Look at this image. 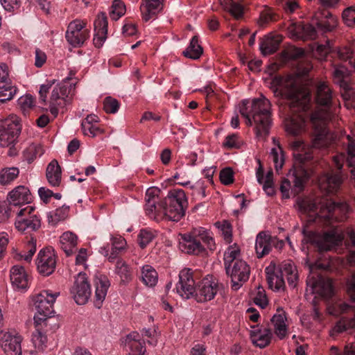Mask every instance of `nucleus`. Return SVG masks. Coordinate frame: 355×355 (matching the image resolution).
<instances>
[{"label": "nucleus", "instance_id": "a211bd4d", "mask_svg": "<svg viewBox=\"0 0 355 355\" xmlns=\"http://www.w3.org/2000/svg\"><path fill=\"white\" fill-rule=\"evenodd\" d=\"M75 302L80 305L87 302L91 295V288L85 273L80 272L71 291Z\"/></svg>", "mask_w": 355, "mask_h": 355}, {"label": "nucleus", "instance_id": "13d9d810", "mask_svg": "<svg viewBox=\"0 0 355 355\" xmlns=\"http://www.w3.org/2000/svg\"><path fill=\"white\" fill-rule=\"evenodd\" d=\"M343 19L347 26H355V4L343 10Z\"/></svg>", "mask_w": 355, "mask_h": 355}, {"label": "nucleus", "instance_id": "6ab92c4d", "mask_svg": "<svg viewBox=\"0 0 355 355\" xmlns=\"http://www.w3.org/2000/svg\"><path fill=\"white\" fill-rule=\"evenodd\" d=\"M69 89L64 84L57 85L52 90L49 99V111L55 118L59 110L64 107Z\"/></svg>", "mask_w": 355, "mask_h": 355}, {"label": "nucleus", "instance_id": "5701e85b", "mask_svg": "<svg viewBox=\"0 0 355 355\" xmlns=\"http://www.w3.org/2000/svg\"><path fill=\"white\" fill-rule=\"evenodd\" d=\"M94 26L95 33L93 42L96 47L100 48L105 42L107 34V18L105 12H101L97 15Z\"/></svg>", "mask_w": 355, "mask_h": 355}, {"label": "nucleus", "instance_id": "774afa93", "mask_svg": "<svg viewBox=\"0 0 355 355\" xmlns=\"http://www.w3.org/2000/svg\"><path fill=\"white\" fill-rule=\"evenodd\" d=\"M303 31L305 35L311 40H315L318 37V33L320 32L316 26L313 24H306L303 26Z\"/></svg>", "mask_w": 355, "mask_h": 355}, {"label": "nucleus", "instance_id": "b1692460", "mask_svg": "<svg viewBox=\"0 0 355 355\" xmlns=\"http://www.w3.org/2000/svg\"><path fill=\"white\" fill-rule=\"evenodd\" d=\"M94 285L96 288L94 305L96 308L100 309L107 295L110 282L106 275L98 274L95 276Z\"/></svg>", "mask_w": 355, "mask_h": 355}, {"label": "nucleus", "instance_id": "f03ea898", "mask_svg": "<svg viewBox=\"0 0 355 355\" xmlns=\"http://www.w3.org/2000/svg\"><path fill=\"white\" fill-rule=\"evenodd\" d=\"M315 101L321 107L311 114V121L313 125L312 147L327 148L334 141V135L327 127V121L331 118L332 91L325 82H319L316 85Z\"/></svg>", "mask_w": 355, "mask_h": 355}, {"label": "nucleus", "instance_id": "cd10ccee", "mask_svg": "<svg viewBox=\"0 0 355 355\" xmlns=\"http://www.w3.org/2000/svg\"><path fill=\"white\" fill-rule=\"evenodd\" d=\"M344 180L343 171H331L324 175V181L321 187L329 193H336L340 188Z\"/></svg>", "mask_w": 355, "mask_h": 355}, {"label": "nucleus", "instance_id": "3c124183", "mask_svg": "<svg viewBox=\"0 0 355 355\" xmlns=\"http://www.w3.org/2000/svg\"><path fill=\"white\" fill-rule=\"evenodd\" d=\"M270 155L272 157L275 169L278 172L282 169L284 163V152L281 146L278 145L277 148H272Z\"/></svg>", "mask_w": 355, "mask_h": 355}, {"label": "nucleus", "instance_id": "09e8293b", "mask_svg": "<svg viewBox=\"0 0 355 355\" xmlns=\"http://www.w3.org/2000/svg\"><path fill=\"white\" fill-rule=\"evenodd\" d=\"M125 12V6L121 0H114L111 6L110 16L112 20L116 21Z\"/></svg>", "mask_w": 355, "mask_h": 355}, {"label": "nucleus", "instance_id": "7ed1b4c3", "mask_svg": "<svg viewBox=\"0 0 355 355\" xmlns=\"http://www.w3.org/2000/svg\"><path fill=\"white\" fill-rule=\"evenodd\" d=\"M240 113L246 119V124L255 125L256 133L259 137L268 135L272 125L271 103L263 94L254 98L250 107L243 102Z\"/></svg>", "mask_w": 355, "mask_h": 355}, {"label": "nucleus", "instance_id": "c756f323", "mask_svg": "<svg viewBox=\"0 0 355 355\" xmlns=\"http://www.w3.org/2000/svg\"><path fill=\"white\" fill-rule=\"evenodd\" d=\"M282 41V37L279 35L269 33L261 39L259 43V49L263 55H268L275 53Z\"/></svg>", "mask_w": 355, "mask_h": 355}, {"label": "nucleus", "instance_id": "052dcab7", "mask_svg": "<svg viewBox=\"0 0 355 355\" xmlns=\"http://www.w3.org/2000/svg\"><path fill=\"white\" fill-rule=\"evenodd\" d=\"M220 180L224 185L232 184L234 182L233 170L230 167L221 170L220 172Z\"/></svg>", "mask_w": 355, "mask_h": 355}, {"label": "nucleus", "instance_id": "393cba45", "mask_svg": "<svg viewBox=\"0 0 355 355\" xmlns=\"http://www.w3.org/2000/svg\"><path fill=\"white\" fill-rule=\"evenodd\" d=\"M276 242V237L271 236L266 232H259L255 241V251L258 258H262L270 253L272 246Z\"/></svg>", "mask_w": 355, "mask_h": 355}, {"label": "nucleus", "instance_id": "4be33fe9", "mask_svg": "<svg viewBox=\"0 0 355 355\" xmlns=\"http://www.w3.org/2000/svg\"><path fill=\"white\" fill-rule=\"evenodd\" d=\"M32 198L29 189L23 185L15 187L7 195V201L10 206L21 207L29 204Z\"/></svg>", "mask_w": 355, "mask_h": 355}, {"label": "nucleus", "instance_id": "6e6d98bb", "mask_svg": "<svg viewBox=\"0 0 355 355\" xmlns=\"http://www.w3.org/2000/svg\"><path fill=\"white\" fill-rule=\"evenodd\" d=\"M153 239V233L146 229L141 230L137 237L138 243L141 248H146Z\"/></svg>", "mask_w": 355, "mask_h": 355}, {"label": "nucleus", "instance_id": "20e7f679", "mask_svg": "<svg viewBox=\"0 0 355 355\" xmlns=\"http://www.w3.org/2000/svg\"><path fill=\"white\" fill-rule=\"evenodd\" d=\"M271 89L275 96L286 101L292 112L305 111L308 108L310 96L299 89L293 78L275 77L271 83Z\"/></svg>", "mask_w": 355, "mask_h": 355}, {"label": "nucleus", "instance_id": "e2e57ef3", "mask_svg": "<svg viewBox=\"0 0 355 355\" xmlns=\"http://www.w3.org/2000/svg\"><path fill=\"white\" fill-rule=\"evenodd\" d=\"M11 208L6 201L0 202V223H5L10 217Z\"/></svg>", "mask_w": 355, "mask_h": 355}, {"label": "nucleus", "instance_id": "f3484780", "mask_svg": "<svg viewBox=\"0 0 355 355\" xmlns=\"http://www.w3.org/2000/svg\"><path fill=\"white\" fill-rule=\"evenodd\" d=\"M219 284L212 277L205 278L196 286L195 299L198 302H205L214 298L219 291Z\"/></svg>", "mask_w": 355, "mask_h": 355}, {"label": "nucleus", "instance_id": "72a5a7b5", "mask_svg": "<svg viewBox=\"0 0 355 355\" xmlns=\"http://www.w3.org/2000/svg\"><path fill=\"white\" fill-rule=\"evenodd\" d=\"M286 320L285 312L282 309H278L277 313L271 319V322L274 325L275 334L281 340L284 339L287 335Z\"/></svg>", "mask_w": 355, "mask_h": 355}, {"label": "nucleus", "instance_id": "2eb2a0df", "mask_svg": "<svg viewBox=\"0 0 355 355\" xmlns=\"http://www.w3.org/2000/svg\"><path fill=\"white\" fill-rule=\"evenodd\" d=\"M196 286L191 270L189 268L182 270L179 274V281L175 286L177 293L182 299L188 300L195 296Z\"/></svg>", "mask_w": 355, "mask_h": 355}, {"label": "nucleus", "instance_id": "0e129e2a", "mask_svg": "<svg viewBox=\"0 0 355 355\" xmlns=\"http://www.w3.org/2000/svg\"><path fill=\"white\" fill-rule=\"evenodd\" d=\"M54 83L55 80H48L45 84H43L40 86L39 91V98L45 104H46L47 94Z\"/></svg>", "mask_w": 355, "mask_h": 355}, {"label": "nucleus", "instance_id": "338daca9", "mask_svg": "<svg viewBox=\"0 0 355 355\" xmlns=\"http://www.w3.org/2000/svg\"><path fill=\"white\" fill-rule=\"evenodd\" d=\"M3 8L8 12H14L20 7L19 0H0Z\"/></svg>", "mask_w": 355, "mask_h": 355}, {"label": "nucleus", "instance_id": "a18cd8bd", "mask_svg": "<svg viewBox=\"0 0 355 355\" xmlns=\"http://www.w3.org/2000/svg\"><path fill=\"white\" fill-rule=\"evenodd\" d=\"M36 252V239L31 237L26 244L23 252L17 254L18 259H24L27 262L31 261L33 256Z\"/></svg>", "mask_w": 355, "mask_h": 355}, {"label": "nucleus", "instance_id": "0eeeda50", "mask_svg": "<svg viewBox=\"0 0 355 355\" xmlns=\"http://www.w3.org/2000/svg\"><path fill=\"white\" fill-rule=\"evenodd\" d=\"M60 293L44 290L34 297V305L37 313L34 316L36 327L41 325L54 313L53 304Z\"/></svg>", "mask_w": 355, "mask_h": 355}, {"label": "nucleus", "instance_id": "9d476101", "mask_svg": "<svg viewBox=\"0 0 355 355\" xmlns=\"http://www.w3.org/2000/svg\"><path fill=\"white\" fill-rule=\"evenodd\" d=\"M90 37V28L85 20L76 19L68 24L65 37L73 47L83 46Z\"/></svg>", "mask_w": 355, "mask_h": 355}, {"label": "nucleus", "instance_id": "680f3d73", "mask_svg": "<svg viewBox=\"0 0 355 355\" xmlns=\"http://www.w3.org/2000/svg\"><path fill=\"white\" fill-rule=\"evenodd\" d=\"M17 89L16 87H10L0 89V103H5L10 101L17 94Z\"/></svg>", "mask_w": 355, "mask_h": 355}, {"label": "nucleus", "instance_id": "4d7b16f0", "mask_svg": "<svg viewBox=\"0 0 355 355\" xmlns=\"http://www.w3.org/2000/svg\"><path fill=\"white\" fill-rule=\"evenodd\" d=\"M243 144L242 140L237 134L229 135L225 137L223 146L226 148H239Z\"/></svg>", "mask_w": 355, "mask_h": 355}, {"label": "nucleus", "instance_id": "bf43d9fd", "mask_svg": "<svg viewBox=\"0 0 355 355\" xmlns=\"http://www.w3.org/2000/svg\"><path fill=\"white\" fill-rule=\"evenodd\" d=\"M81 125L83 134L85 135L94 137L101 132V130L97 125V123L90 124L87 122H82Z\"/></svg>", "mask_w": 355, "mask_h": 355}, {"label": "nucleus", "instance_id": "6e6552de", "mask_svg": "<svg viewBox=\"0 0 355 355\" xmlns=\"http://www.w3.org/2000/svg\"><path fill=\"white\" fill-rule=\"evenodd\" d=\"M279 273L268 277V283L271 288H274L275 291L284 289L285 286L284 277L286 278L290 286L295 287L298 276L296 267L291 261L282 262Z\"/></svg>", "mask_w": 355, "mask_h": 355}, {"label": "nucleus", "instance_id": "ddd939ff", "mask_svg": "<svg viewBox=\"0 0 355 355\" xmlns=\"http://www.w3.org/2000/svg\"><path fill=\"white\" fill-rule=\"evenodd\" d=\"M295 156L299 162L300 166H295L292 176L293 178V186L299 192L302 190L304 182L309 177V174L306 168L307 167L306 163L313 159V155L309 151L297 153Z\"/></svg>", "mask_w": 355, "mask_h": 355}, {"label": "nucleus", "instance_id": "58836bf2", "mask_svg": "<svg viewBox=\"0 0 355 355\" xmlns=\"http://www.w3.org/2000/svg\"><path fill=\"white\" fill-rule=\"evenodd\" d=\"M115 273L120 278V284L127 285L132 279V271L130 266L123 259H117L115 264Z\"/></svg>", "mask_w": 355, "mask_h": 355}, {"label": "nucleus", "instance_id": "c03bdc74", "mask_svg": "<svg viewBox=\"0 0 355 355\" xmlns=\"http://www.w3.org/2000/svg\"><path fill=\"white\" fill-rule=\"evenodd\" d=\"M69 207L62 206L56 209L54 211L48 213V222L52 225H55L58 223L63 220L68 215Z\"/></svg>", "mask_w": 355, "mask_h": 355}, {"label": "nucleus", "instance_id": "8fccbe9b", "mask_svg": "<svg viewBox=\"0 0 355 355\" xmlns=\"http://www.w3.org/2000/svg\"><path fill=\"white\" fill-rule=\"evenodd\" d=\"M215 225L221 232V234L225 242L227 243H231L232 241V227L230 223L227 220H223L222 222L216 223Z\"/></svg>", "mask_w": 355, "mask_h": 355}, {"label": "nucleus", "instance_id": "f8f14e48", "mask_svg": "<svg viewBox=\"0 0 355 355\" xmlns=\"http://www.w3.org/2000/svg\"><path fill=\"white\" fill-rule=\"evenodd\" d=\"M353 309L354 311V317L352 318H342L335 327V330L338 333H342L349 329L355 328V306H351L341 300H338L330 303L327 306L328 313L330 315L338 316L342 313H346Z\"/></svg>", "mask_w": 355, "mask_h": 355}, {"label": "nucleus", "instance_id": "2f4dec72", "mask_svg": "<svg viewBox=\"0 0 355 355\" xmlns=\"http://www.w3.org/2000/svg\"><path fill=\"white\" fill-rule=\"evenodd\" d=\"M10 281L14 287L17 289H26L28 286V277L24 267L14 266L10 269Z\"/></svg>", "mask_w": 355, "mask_h": 355}, {"label": "nucleus", "instance_id": "603ef678", "mask_svg": "<svg viewBox=\"0 0 355 355\" xmlns=\"http://www.w3.org/2000/svg\"><path fill=\"white\" fill-rule=\"evenodd\" d=\"M285 127L287 132L293 135H297L301 132L303 128V122L291 118L286 121Z\"/></svg>", "mask_w": 355, "mask_h": 355}, {"label": "nucleus", "instance_id": "49530a36", "mask_svg": "<svg viewBox=\"0 0 355 355\" xmlns=\"http://www.w3.org/2000/svg\"><path fill=\"white\" fill-rule=\"evenodd\" d=\"M44 153V149L40 144H32L24 152V156L29 162H32L37 157Z\"/></svg>", "mask_w": 355, "mask_h": 355}, {"label": "nucleus", "instance_id": "1a4fd4ad", "mask_svg": "<svg viewBox=\"0 0 355 355\" xmlns=\"http://www.w3.org/2000/svg\"><path fill=\"white\" fill-rule=\"evenodd\" d=\"M304 233L302 241L315 245L319 251H329L338 246L342 241L341 236L334 231L324 232L322 234L315 232Z\"/></svg>", "mask_w": 355, "mask_h": 355}, {"label": "nucleus", "instance_id": "a19ab883", "mask_svg": "<svg viewBox=\"0 0 355 355\" xmlns=\"http://www.w3.org/2000/svg\"><path fill=\"white\" fill-rule=\"evenodd\" d=\"M202 53L203 49L199 44L198 37L195 35L191 38L189 46L182 53L186 58H189L192 60H197L200 58Z\"/></svg>", "mask_w": 355, "mask_h": 355}, {"label": "nucleus", "instance_id": "4468645a", "mask_svg": "<svg viewBox=\"0 0 355 355\" xmlns=\"http://www.w3.org/2000/svg\"><path fill=\"white\" fill-rule=\"evenodd\" d=\"M35 208L26 206L17 213V219L15 221V227L21 232H33L38 230L41 226L40 219L36 215H31Z\"/></svg>", "mask_w": 355, "mask_h": 355}, {"label": "nucleus", "instance_id": "de8ad7c7", "mask_svg": "<svg viewBox=\"0 0 355 355\" xmlns=\"http://www.w3.org/2000/svg\"><path fill=\"white\" fill-rule=\"evenodd\" d=\"M40 326H35L36 330L33 333L31 340L35 348L38 350H43L46 347L47 337L41 331Z\"/></svg>", "mask_w": 355, "mask_h": 355}, {"label": "nucleus", "instance_id": "c9c22d12", "mask_svg": "<svg viewBox=\"0 0 355 355\" xmlns=\"http://www.w3.org/2000/svg\"><path fill=\"white\" fill-rule=\"evenodd\" d=\"M77 244L78 237L71 232L63 233L60 238V248L67 256H70L76 252Z\"/></svg>", "mask_w": 355, "mask_h": 355}, {"label": "nucleus", "instance_id": "69168bd1", "mask_svg": "<svg viewBox=\"0 0 355 355\" xmlns=\"http://www.w3.org/2000/svg\"><path fill=\"white\" fill-rule=\"evenodd\" d=\"M346 291L351 300L355 302V273L347 279Z\"/></svg>", "mask_w": 355, "mask_h": 355}, {"label": "nucleus", "instance_id": "37998d69", "mask_svg": "<svg viewBox=\"0 0 355 355\" xmlns=\"http://www.w3.org/2000/svg\"><path fill=\"white\" fill-rule=\"evenodd\" d=\"M19 170L17 167H6L0 170V184L6 186L11 184L19 175Z\"/></svg>", "mask_w": 355, "mask_h": 355}, {"label": "nucleus", "instance_id": "423d86ee", "mask_svg": "<svg viewBox=\"0 0 355 355\" xmlns=\"http://www.w3.org/2000/svg\"><path fill=\"white\" fill-rule=\"evenodd\" d=\"M180 250L187 254H199L207 248L215 249V242L211 232L204 227L193 228L189 233L180 234Z\"/></svg>", "mask_w": 355, "mask_h": 355}, {"label": "nucleus", "instance_id": "412c9836", "mask_svg": "<svg viewBox=\"0 0 355 355\" xmlns=\"http://www.w3.org/2000/svg\"><path fill=\"white\" fill-rule=\"evenodd\" d=\"M21 338L8 332L0 333V345L6 355H21Z\"/></svg>", "mask_w": 355, "mask_h": 355}, {"label": "nucleus", "instance_id": "7c9ffc66", "mask_svg": "<svg viewBox=\"0 0 355 355\" xmlns=\"http://www.w3.org/2000/svg\"><path fill=\"white\" fill-rule=\"evenodd\" d=\"M123 343L130 349L129 355H144L146 352L145 343L140 340V336L136 331L127 335Z\"/></svg>", "mask_w": 355, "mask_h": 355}, {"label": "nucleus", "instance_id": "bb28decb", "mask_svg": "<svg viewBox=\"0 0 355 355\" xmlns=\"http://www.w3.org/2000/svg\"><path fill=\"white\" fill-rule=\"evenodd\" d=\"M315 18V26L322 34L331 32L337 26V18L329 11L324 10L321 13H316Z\"/></svg>", "mask_w": 355, "mask_h": 355}, {"label": "nucleus", "instance_id": "a878e982", "mask_svg": "<svg viewBox=\"0 0 355 355\" xmlns=\"http://www.w3.org/2000/svg\"><path fill=\"white\" fill-rule=\"evenodd\" d=\"M349 209V206L346 202L327 200L321 206V214L326 219L333 220L337 218L334 215L336 211H338L340 214H346Z\"/></svg>", "mask_w": 355, "mask_h": 355}, {"label": "nucleus", "instance_id": "e433bc0d", "mask_svg": "<svg viewBox=\"0 0 355 355\" xmlns=\"http://www.w3.org/2000/svg\"><path fill=\"white\" fill-rule=\"evenodd\" d=\"M46 176L51 187H59L61 183L62 171L58 162L53 159L47 166Z\"/></svg>", "mask_w": 355, "mask_h": 355}, {"label": "nucleus", "instance_id": "f257e3e1", "mask_svg": "<svg viewBox=\"0 0 355 355\" xmlns=\"http://www.w3.org/2000/svg\"><path fill=\"white\" fill-rule=\"evenodd\" d=\"M159 193V190L156 188L147 189L144 206L146 214L157 222L163 220L179 221L188 207L185 192L180 189H173L162 200Z\"/></svg>", "mask_w": 355, "mask_h": 355}, {"label": "nucleus", "instance_id": "c85d7f7f", "mask_svg": "<svg viewBox=\"0 0 355 355\" xmlns=\"http://www.w3.org/2000/svg\"><path fill=\"white\" fill-rule=\"evenodd\" d=\"M163 0H141L140 11L143 21L155 19L162 10Z\"/></svg>", "mask_w": 355, "mask_h": 355}, {"label": "nucleus", "instance_id": "4c0bfd02", "mask_svg": "<svg viewBox=\"0 0 355 355\" xmlns=\"http://www.w3.org/2000/svg\"><path fill=\"white\" fill-rule=\"evenodd\" d=\"M224 10L229 12L235 19H239L243 16V0H218Z\"/></svg>", "mask_w": 355, "mask_h": 355}, {"label": "nucleus", "instance_id": "79ce46f5", "mask_svg": "<svg viewBox=\"0 0 355 355\" xmlns=\"http://www.w3.org/2000/svg\"><path fill=\"white\" fill-rule=\"evenodd\" d=\"M141 280L147 286H155L158 281V274L153 267L145 265L141 268Z\"/></svg>", "mask_w": 355, "mask_h": 355}, {"label": "nucleus", "instance_id": "864d4df0", "mask_svg": "<svg viewBox=\"0 0 355 355\" xmlns=\"http://www.w3.org/2000/svg\"><path fill=\"white\" fill-rule=\"evenodd\" d=\"M15 87L9 78L8 67L5 64L0 65V89Z\"/></svg>", "mask_w": 355, "mask_h": 355}, {"label": "nucleus", "instance_id": "5fc2aeb1", "mask_svg": "<svg viewBox=\"0 0 355 355\" xmlns=\"http://www.w3.org/2000/svg\"><path fill=\"white\" fill-rule=\"evenodd\" d=\"M120 103L118 100L112 96L105 98L103 101V110L106 113L115 114L118 112Z\"/></svg>", "mask_w": 355, "mask_h": 355}, {"label": "nucleus", "instance_id": "aec40b11", "mask_svg": "<svg viewBox=\"0 0 355 355\" xmlns=\"http://www.w3.org/2000/svg\"><path fill=\"white\" fill-rule=\"evenodd\" d=\"M38 272L44 276L51 275L56 266L55 255L53 250L46 248L41 250L36 261Z\"/></svg>", "mask_w": 355, "mask_h": 355}, {"label": "nucleus", "instance_id": "39448f33", "mask_svg": "<svg viewBox=\"0 0 355 355\" xmlns=\"http://www.w3.org/2000/svg\"><path fill=\"white\" fill-rule=\"evenodd\" d=\"M241 251L238 246L230 245L224 253V266L226 273L231 278L232 288L237 291L247 282L250 274L249 265L240 257Z\"/></svg>", "mask_w": 355, "mask_h": 355}, {"label": "nucleus", "instance_id": "dca6fc26", "mask_svg": "<svg viewBox=\"0 0 355 355\" xmlns=\"http://www.w3.org/2000/svg\"><path fill=\"white\" fill-rule=\"evenodd\" d=\"M311 292L316 293L324 298H330L334 295V288L330 279L321 275L310 276L306 280Z\"/></svg>", "mask_w": 355, "mask_h": 355}, {"label": "nucleus", "instance_id": "ea45409f", "mask_svg": "<svg viewBox=\"0 0 355 355\" xmlns=\"http://www.w3.org/2000/svg\"><path fill=\"white\" fill-rule=\"evenodd\" d=\"M349 75V71L345 67L338 65L334 67L333 71L334 80L344 89H348L349 88L348 84Z\"/></svg>", "mask_w": 355, "mask_h": 355}, {"label": "nucleus", "instance_id": "473e14b6", "mask_svg": "<svg viewBox=\"0 0 355 355\" xmlns=\"http://www.w3.org/2000/svg\"><path fill=\"white\" fill-rule=\"evenodd\" d=\"M272 335L270 329L258 328L251 331L250 338L254 345L262 349L270 343Z\"/></svg>", "mask_w": 355, "mask_h": 355}, {"label": "nucleus", "instance_id": "9b49d317", "mask_svg": "<svg viewBox=\"0 0 355 355\" xmlns=\"http://www.w3.org/2000/svg\"><path fill=\"white\" fill-rule=\"evenodd\" d=\"M21 130V125L17 116L10 115L0 119V146L6 147L15 144Z\"/></svg>", "mask_w": 355, "mask_h": 355}, {"label": "nucleus", "instance_id": "f704fd0d", "mask_svg": "<svg viewBox=\"0 0 355 355\" xmlns=\"http://www.w3.org/2000/svg\"><path fill=\"white\" fill-rule=\"evenodd\" d=\"M126 245L125 240L121 236L112 237V250L109 254V246L101 248L100 252L105 256L108 257L109 261L112 262L115 259L119 253L125 248Z\"/></svg>", "mask_w": 355, "mask_h": 355}]
</instances>
